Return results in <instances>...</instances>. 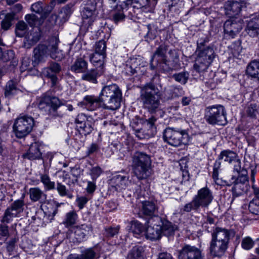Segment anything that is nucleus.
<instances>
[{"instance_id":"6e6d98bb","label":"nucleus","mask_w":259,"mask_h":259,"mask_svg":"<svg viewBox=\"0 0 259 259\" xmlns=\"http://www.w3.org/2000/svg\"><path fill=\"white\" fill-rule=\"evenodd\" d=\"M253 241L250 237H246L243 239L241 245L244 249L248 250L253 247Z\"/></svg>"},{"instance_id":"9b49d317","label":"nucleus","mask_w":259,"mask_h":259,"mask_svg":"<svg viewBox=\"0 0 259 259\" xmlns=\"http://www.w3.org/2000/svg\"><path fill=\"white\" fill-rule=\"evenodd\" d=\"M229 183L228 185L234 184L232 191L234 196H238L245 193L249 188L246 170H243L242 174H239L237 178L232 176Z\"/></svg>"},{"instance_id":"a211bd4d","label":"nucleus","mask_w":259,"mask_h":259,"mask_svg":"<svg viewBox=\"0 0 259 259\" xmlns=\"http://www.w3.org/2000/svg\"><path fill=\"white\" fill-rule=\"evenodd\" d=\"M41 32L38 28H32L26 34L24 40V47L30 49L40 38Z\"/></svg>"},{"instance_id":"6e6552de","label":"nucleus","mask_w":259,"mask_h":259,"mask_svg":"<svg viewBox=\"0 0 259 259\" xmlns=\"http://www.w3.org/2000/svg\"><path fill=\"white\" fill-rule=\"evenodd\" d=\"M163 137L164 141L175 147L186 145L189 142V135L187 131L178 128H166L163 132Z\"/></svg>"},{"instance_id":"7ed1b4c3","label":"nucleus","mask_w":259,"mask_h":259,"mask_svg":"<svg viewBox=\"0 0 259 259\" xmlns=\"http://www.w3.org/2000/svg\"><path fill=\"white\" fill-rule=\"evenodd\" d=\"M134 0H109L110 4H115L116 9H114L111 12L112 19L115 23L122 21L125 15L123 12V9L126 8L129 5H131ZM139 6L146 12H153L157 0H140Z\"/></svg>"},{"instance_id":"1a4fd4ad","label":"nucleus","mask_w":259,"mask_h":259,"mask_svg":"<svg viewBox=\"0 0 259 259\" xmlns=\"http://www.w3.org/2000/svg\"><path fill=\"white\" fill-rule=\"evenodd\" d=\"M63 104L55 96L44 95L39 99L38 107L44 114L51 116L58 115L57 109Z\"/></svg>"},{"instance_id":"c756f323","label":"nucleus","mask_w":259,"mask_h":259,"mask_svg":"<svg viewBox=\"0 0 259 259\" xmlns=\"http://www.w3.org/2000/svg\"><path fill=\"white\" fill-rule=\"evenodd\" d=\"M143 252L142 246L136 245L130 251L128 257L129 259H143Z\"/></svg>"},{"instance_id":"58836bf2","label":"nucleus","mask_w":259,"mask_h":259,"mask_svg":"<svg viewBox=\"0 0 259 259\" xmlns=\"http://www.w3.org/2000/svg\"><path fill=\"white\" fill-rule=\"evenodd\" d=\"M106 56L96 53L90 54V60L94 66H99L102 67L103 65L104 60Z\"/></svg>"},{"instance_id":"2eb2a0df","label":"nucleus","mask_w":259,"mask_h":259,"mask_svg":"<svg viewBox=\"0 0 259 259\" xmlns=\"http://www.w3.org/2000/svg\"><path fill=\"white\" fill-rule=\"evenodd\" d=\"M60 41L56 36H54L49 39V56L57 61H61L65 57L62 51L58 49Z\"/></svg>"},{"instance_id":"f3484780","label":"nucleus","mask_w":259,"mask_h":259,"mask_svg":"<svg viewBox=\"0 0 259 259\" xmlns=\"http://www.w3.org/2000/svg\"><path fill=\"white\" fill-rule=\"evenodd\" d=\"M247 3V0H240V3L228 1L226 2L224 6L226 14L230 17L237 15L240 13L242 5H246Z\"/></svg>"},{"instance_id":"412c9836","label":"nucleus","mask_w":259,"mask_h":259,"mask_svg":"<svg viewBox=\"0 0 259 259\" xmlns=\"http://www.w3.org/2000/svg\"><path fill=\"white\" fill-rule=\"evenodd\" d=\"M162 227L160 225L149 226L146 231V237L151 241L157 240L161 238Z\"/></svg>"},{"instance_id":"6ab92c4d","label":"nucleus","mask_w":259,"mask_h":259,"mask_svg":"<svg viewBox=\"0 0 259 259\" xmlns=\"http://www.w3.org/2000/svg\"><path fill=\"white\" fill-rule=\"evenodd\" d=\"M83 103L90 110H95L102 107L103 108V101L102 97L93 95H87L83 98Z\"/></svg>"},{"instance_id":"4c0bfd02","label":"nucleus","mask_w":259,"mask_h":259,"mask_svg":"<svg viewBox=\"0 0 259 259\" xmlns=\"http://www.w3.org/2000/svg\"><path fill=\"white\" fill-rule=\"evenodd\" d=\"M155 67L157 69L162 70L163 72H168L172 70V66L170 64V61L166 58L160 60L159 62H156ZM154 68L155 66H154Z\"/></svg>"},{"instance_id":"37998d69","label":"nucleus","mask_w":259,"mask_h":259,"mask_svg":"<svg viewBox=\"0 0 259 259\" xmlns=\"http://www.w3.org/2000/svg\"><path fill=\"white\" fill-rule=\"evenodd\" d=\"M76 126L80 133L85 136L90 134L93 130L91 120H88L81 125H77Z\"/></svg>"},{"instance_id":"3c124183","label":"nucleus","mask_w":259,"mask_h":259,"mask_svg":"<svg viewBox=\"0 0 259 259\" xmlns=\"http://www.w3.org/2000/svg\"><path fill=\"white\" fill-rule=\"evenodd\" d=\"M24 206V202L23 200L18 199L12 203L10 207L19 214L23 211Z\"/></svg>"},{"instance_id":"4468645a","label":"nucleus","mask_w":259,"mask_h":259,"mask_svg":"<svg viewBox=\"0 0 259 259\" xmlns=\"http://www.w3.org/2000/svg\"><path fill=\"white\" fill-rule=\"evenodd\" d=\"M131 183H132V180H129L128 176L120 175L112 177L109 182L110 189L116 191H120L125 189Z\"/></svg>"},{"instance_id":"864d4df0","label":"nucleus","mask_w":259,"mask_h":259,"mask_svg":"<svg viewBox=\"0 0 259 259\" xmlns=\"http://www.w3.org/2000/svg\"><path fill=\"white\" fill-rule=\"evenodd\" d=\"M16 91L15 84L12 81H9L5 88V94L7 97H9L14 94Z\"/></svg>"},{"instance_id":"69168bd1","label":"nucleus","mask_w":259,"mask_h":259,"mask_svg":"<svg viewBox=\"0 0 259 259\" xmlns=\"http://www.w3.org/2000/svg\"><path fill=\"white\" fill-rule=\"evenodd\" d=\"M232 163L234 164V170L239 174V175L242 174V171L244 169H241L240 160L237 157L235 160L233 161Z\"/></svg>"},{"instance_id":"49530a36","label":"nucleus","mask_w":259,"mask_h":259,"mask_svg":"<svg viewBox=\"0 0 259 259\" xmlns=\"http://www.w3.org/2000/svg\"><path fill=\"white\" fill-rule=\"evenodd\" d=\"M18 215L14 210H13L11 207H9L6 210L2 220V222L9 223L12 221L13 218L17 217Z\"/></svg>"},{"instance_id":"de8ad7c7","label":"nucleus","mask_w":259,"mask_h":259,"mask_svg":"<svg viewBox=\"0 0 259 259\" xmlns=\"http://www.w3.org/2000/svg\"><path fill=\"white\" fill-rule=\"evenodd\" d=\"M189 77V73L188 72H182L174 74L172 78L182 84H185Z\"/></svg>"},{"instance_id":"dca6fc26","label":"nucleus","mask_w":259,"mask_h":259,"mask_svg":"<svg viewBox=\"0 0 259 259\" xmlns=\"http://www.w3.org/2000/svg\"><path fill=\"white\" fill-rule=\"evenodd\" d=\"M49 41L47 45L43 44H38L33 50V63L37 64L44 62L45 58L49 55Z\"/></svg>"},{"instance_id":"f03ea898","label":"nucleus","mask_w":259,"mask_h":259,"mask_svg":"<svg viewBox=\"0 0 259 259\" xmlns=\"http://www.w3.org/2000/svg\"><path fill=\"white\" fill-rule=\"evenodd\" d=\"M232 233L231 230L222 227H217L213 229L209 247L212 256L221 257L225 254Z\"/></svg>"},{"instance_id":"c03bdc74","label":"nucleus","mask_w":259,"mask_h":259,"mask_svg":"<svg viewBox=\"0 0 259 259\" xmlns=\"http://www.w3.org/2000/svg\"><path fill=\"white\" fill-rule=\"evenodd\" d=\"M40 179L41 182L43 184L44 187L46 189L48 190H51L55 189V182L51 181V179L48 175H41Z\"/></svg>"},{"instance_id":"e2e57ef3","label":"nucleus","mask_w":259,"mask_h":259,"mask_svg":"<svg viewBox=\"0 0 259 259\" xmlns=\"http://www.w3.org/2000/svg\"><path fill=\"white\" fill-rule=\"evenodd\" d=\"M102 171L100 167L96 166L93 167L91 170V175L93 180H96L102 173Z\"/></svg>"},{"instance_id":"423d86ee","label":"nucleus","mask_w":259,"mask_h":259,"mask_svg":"<svg viewBox=\"0 0 259 259\" xmlns=\"http://www.w3.org/2000/svg\"><path fill=\"white\" fill-rule=\"evenodd\" d=\"M213 197L211 190L207 187L198 190L192 201L186 204L183 208L186 212H190L192 210H197L200 206L207 207L211 203Z\"/></svg>"},{"instance_id":"5fc2aeb1","label":"nucleus","mask_w":259,"mask_h":259,"mask_svg":"<svg viewBox=\"0 0 259 259\" xmlns=\"http://www.w3.org/2000/svg\"><path fill=\"white\" fill-rule=\"evenodd\" d=\"M79 256L81 257L82 259H95L96 253L92 248H89L82 251Z\"/></svg>"},{"instance_id":"393cba45","label":"nucleus","mask_w":259,"mask_h":259,"mask_svg":"<svg viewBox=\"0 0 259 259\" xmlns=\"http://www.w3.org/2000/svg\"><path fill=\"white\" fill-rule=\"evenodd\" d=\"M23 156L31 160L40 159L41 157V153L38 144L36 143L32 144L27 153L24 154Z\"/></svg>"},{"instance_id":"e433bc0d","label":"nucleus","mask_w":259,"mask_h":259,"mask_svg":"<svg viewBox=\"0 0 259 259\" xmlns=\"http://www.w3.org/2000/svg\"><path fill=\"white\" fill-rule=\"evenodd\" d=\"M98 73L96 70L92 69L84 72L81 76L82 79L94 83H97V77Z\"/></svg>"},{"instance_id":"ddd939ff","label":"nucleus","mask_w":259,"mask_h":259,"mask_svg":"<svg viewBox=\"0 0 259 259\" xmlns=\"http://www.w3.org/2000/svg\"><path fill=\"white\" fill-rule=\"evenodd\" d=\"M178 259H204V256L199 248L185 244L178 252Z\"/></svg>"},{"instance_id":"473e14b6","label":"nucleus","mask_w":259,"mask_h":259,"mask_svg":"<svg viewBox=\"0 0 259 259\" xmlns=\"http://www.w3.org/2000/svg\"><path fill=\"white\" fill-rule=\"evenodd\" d=\"M156 119L152 116L148 119L145 120L143 122L144 126L147 128L148 132L147 134L149 136H154L156 132V128L155 125V122Z\"/></svg>"},{"instance_id":"ea45409f","label":"nucleus","mask_w":259,"mask_h":259,"mask_svg":"<svg viewBox=\"0 0 259 259\" xmlns=\"http://www.w3.org/2000/svg\"><path fill=\"white\" fill-rule=\"evenodd\" d=\"M245 113L250 118H256L258 114V107L255 104H250L245 108Z\"/></svg>"},{"instance_id":"f704fd0d","label":"nucleus","mask_w":259,"mask_h":259,"mask_svg":"<svg viewBox=\"0 0 259 259\" xmlns=\"http://www.w3.org/2000/svg\"><path fill=\"white\" fill-rule=\"evenodd\" d=\"M77 214L75 211H71L66 214L63 224L66 227H70L75 224Z\"/></svg>"},{"instance_id":"39448f33","label":"nucleus","mask_w":259,"mask_h":259,"mask_svg":"<svg viewBox=\"0 0 259 259\" xmlns=\"http://www.w3.org/2000/svg\"><path fill=\"white\" fill-rule=\"evenodd\" d=\"M150 156L142 152H136L133 156V172L139 180L147 179L151 175Z\"/></svg>"},{"instance_id":"a19ab883","label":"nucleus","mask_w":259,"mask_h":259,"mask_svg":"<svg viewBox=\"0 0 259 259\" xmlns=\"http://www.w3.org/2000/svg\"><path fill=\"white\" fill-rule=\"evenodd\" d=\"M14 13H7L1 22V27L4 30H8L12 26V21L14 19Z\"/></svg>"},{"instance_id":"a878e982","label":"nucleus","mask_w":259,"mask_h":259,"mask_svg":"<svg viewBox=\"0 0 259 259\" xmlns=\"http://www.w3.org/2000/svg\"><path fill=\"white\" fill-rule=\"evenodd\" d=\"M237 157H238V155L236 153L232 150H226L220 153L217 160L220 161L221 160H222L226 163L231 164L232 163L233 161L235 160Z\"/></svg>"},{"instance_id":"bf43d9fd","label":"nucleus","mask_w":259,"mask_h":259,"mask_svg":"<svg viewBox=\"0 0 259 259\" xmlns=\"http://www.w3.org/2000/svg\"><path fill=\"white\" fill-rule=\"evenodd\" d=\"M221 162L219 160H216L214 163L212 178L215 181L218 180L219 169L221 167Z\"/></svg>"},{"instance_id":"7c9ffc66","label":"nucleus","mask_w":259,"mask_h":259,"mask_svg":"<svg viewBox=\"0 0 259 259\" xmlns=\"http://www.w3.org/2000/svg\"><path fill=\"white\" fill-rule=\"evenodd\" d=\"M88 64L86 61L81 58L77 59L71 66V70L72 71L80 73L84 72L87 68Z\"/></svg>"},{"instance_id":"72a5a7b5","label":"nucleus","mask_w":259,"mask_h":259,"mask_svg":"<svg viewBox=\"0 0 259 259\" xmlns=\"http://www.w3.org/2000/svg\"><path fill=\"white\" fill-rule=\"evenodd\" d=\"M61 67L58 63L51 62L48 67L43 69L42 73L45 75H49V74H56L60 72Z\"/></svg>"},{"instance_id":"f257e3e1","label":"nucleus","mask_w":259,"mask_h":259,"mask_svg":"<svg viewBox=\"0 0 259 259\" xmlns=\"http://www.w3.org/2000/svg\"><path fill=\"white\" fill-rule=\"evenodd\" d=\"M165 88L158 79L155 82L147 83L141 88L140 99L143 107L150 113L156 112L160 105V100Z\"/></svg>"},{"instance_id":"4be33fe9","label":"nucleus","mask_w":259,"mask_h":259,"mask_svg":"<svg viewBox=\"0 0 259 259\" xmlns=\"http://www.w3.org/2000/svg\"><path fill=\"white\" fill-rule=\"evenodd\" d=\"M168 50V46L165 44L160 45L156 50L153 53L151 59V67L153 69L154 67L153 62L155 61L156 62H159L162 59L166 58V52Z\"/></svg>"},{"instance_id":"c85d7f7f","label":"nucleus","mask_w":259,"mask_h":259,"mask_svg":"<svg viewBox=\"0 0 259 259\" xmlns=\"http://www.w3.org/2000/svg\"><path fill=\"white\" fill-rule=\"evenodd\" d=\"M142 210L145 215L152 216L155 215L157 207L153 202L145 201L142 203Z\"/></svg>"},{"instance_id":"0e129e2a","label":"nucleus","mask_w":259,"mask_h":259,"mask_svg":"<svg viewBox=\"0 0 259 259\" xmlns=\"http://www.w3.org/2000/svg\"><path fill=\"white\" fill-rule=\"evenodd\" d=\"M57 190L60 196H64L67 195V190L66 187L61 183H57Z\"/></svg>"},{"instance_id":"680f3d73","label":"nucleus","mask_w":259,"mask_h":259,"mask_svg":"<svg viewBox=\"0 0 259 259\" xmlns=\"http://www.w3.org/2000/svg\"><path fill=\"white\" fill-rule=\"evenodd\" d=\"M119 227H109L108 228L106 229L105 233L106 236L108 237H113L115 235L118 233L119 231Z\"/></svg>"},{"instance_id":"603ef678","label":"nucleus","mask_w":259,"mask_h":259,"mask_svg":"<svg viewBox=\"0 0 259 259\" xmlns=\"http://www.w3.org/2000/svg\"><path fill=\"white\" fill-rule=\"evenodd\" d=\"M131 229L135 235H140L143 232L144 227L139 222L133 221L132 222Z\"/></svg>"},{"instance_id":"13d9d810","label":"nucleus","mask_w":259,"mask_h":259,"mask_svg":"<svg viewBox=\"0 0 259 259\" xmlns=\"http://www.w3.org/2000/svg\"><path fill=\"white\" fill-rule=\"evenodd\" d=\"M137 67L135 64H126L124 68L125 73L128 75H133L137 71Z\"/></svg>"},{"instance_id":"9d476101","label":"nucleus","mask_w":259,"mask_h":259,"mask_svg":"<svg viewBox=\"0 0 259 259\" xmlns=\"http://www.w3.org/2000/svg\"><path fill=\"white\" fill-rule=\"evenodd\" d=\"M34 119L31 116H23L18 117L13 126V132L18 138H22L28 135L34 126Z\"/></svg>"},{"instance_id":"a18cd8bd","label":"nucleus","mask_w":259,"mask_h":259,"mask_svg":"<svg viewBox=\"0 0 259 259\" xmlns=\"http://www.w3.org/2000/svg\"><path fill=\"white\" fill-rule=\"evenodd\" d=\"M248 208L250 213L259 217V199H253L249 203Z\"/></svg>"},{"instance_id":"2f4dec72","label":"nucleus","mask_w":259,"mask_h":259,"mask_svg":"<svg viewBox=\"0 0 259 259\" xmlns=\"http://www.w3.org/2000/svg\"><path fill=\"white\" fill-rule=\"evenodd\" d=\"M96 9V3L91 1L88 2L83 11L82 18L83 19L91 18L93 16Z\"/></svg>"},{"instance_id":"79ce46f5","label":"nucleus","mask_w":259,"mask_h":259,"mask_svg":"<svg viewBox=\"0 0 259 259\" xmlns=\"http://www.w3.org/2000/svg\"><path fill=\"white\" fill-rule=\"evenodd\" d=\"M197 52H198V55L203 56L204 58L209 59L211 61H213L215 57L214 51L210 47L204 48L203 49L197 51Z\"/></svg>"},{"instance_id":"20e7f679","label":"nucleus","mask_w":259,"mask_h":259,"mask_svg":"<svg viewBox=\"0 0 259 259\" xmlns=\"http://www.w3.org/2000/svg\"><path fill=\"white\" fill-rule=\"evenodd\" d=\"M103 101V108L110 110L118 109L122 100V92L116 84L104 86L100 94Z\"/></svg>"},{"instance_id":"bb28decb","label":"nucleus","mask_w":259,"mask_h":259,"mask_svg":"<svg viewBox=\"0 0 259 259\" xmlns=\"http://www.w3.org/2000/svg\"><path fill=\"white\" fill-rule=\"evenodd\" d=\"M92 231V226L90 225L82 224L76 227L75 235L79 241L84 239L85 236Z\"/></svg>"},{"instance_id":"774afa93","label":"nucleus","mask_w":259,"mask_h":259,"mask_svg":"<svg viewBox=\"0 0 259 259\" xmlns=\"http://www.w3.org/2000/svg\"><path fill=\"white\" fill-rule=\"evenodd\" d=\"M89 120L85 116L84 114H78L75 119V123L77 125H81L83 123L86 122Z\"/></svg>"},{"instance_id":"cd10ccee","label":"nucleus","mask_w":259,"mask_h":259,"mask_svg":"<svg viewBox=\"0 0 259 259\" xmlns=\"http://www.w3.org/2000/svg\"><path fill=\"white\" fill-rule=\"evenodd\" d=\"M246 72L252 77L257 78L259 80V60L251 62L247 66Z\"/></svg>"},{"instance_id":"5701e85b","label":"nucleus","mask_w":259,"mask_h":259,"mask_svg":"<svg viewBox=\"0 0 259 259\" xmlns=\"http://www.w3.org/2000/svg\"><path fill=\"white\" fill-rule=\"evenodd\" d=\"M212 61L209 59L204 58L197 54V58L195 59V63L193 65L194 69L198 72L205 71L211 64Z\"/></svg>"},{"instance_id":"4d7b16f0","label":"nucleus","mask_w":259,"mask_h":259,"mask_svg":"<svg viewBox=\"0 0 259 259\" xmlns=\"http://www.w3.org/2000/svg\"><path fill=\"white\" fill-rule=\"evenodd\" d=\"M25 19L31 26L35 25L38 20V18L34 14H27L25 16Z\"/></svg>"},{"instance_id":"aec40b11","label":"nucleus","mask_w":259,"mask_h":259,"mask_svg":"<svg viewBox=\"0 0 259 259\" xmlns=\"http://www.w3.org/2000/svg\"><path fill=\"white\" fill-rule=\"evenodd\" d=\"M245 30L251 37H254L259 34V17L254 16L248 21Z\"/></svg>"},{"instance_id":"8fccbe9b","label":"nucleus","mask_w":259,"mask_h":259,"mask_svg":"<svg viewBox=\"0 0 259 259\" xmlns=\"http://www.w3.org/2000/svg\"><path fill=\"white\" fill-rule=\"evenodd\" d=\"M95 52L105 56H106V44L104 40H100L97 42L94 46Z\"/></svg>"},{"instance_id":"b1692460","label":"nucleus","mask_w":259,"mask_h":259,"mask_svg":"<svg viewBox=\"0 0 259 259\" xmlns=\"http://www.w3.org/2000/svg\"><path fill=\"white\" fill-rule=\"evenodd\" d=\"M30 200L33 202H42L46 199L47 195L39 188H31L29 190Z\"/></svg>"},{"instance_id":"338daca9","label":"nucleus","mask_w":259,"mask_h":259,"mask_svg":"<svg viewBox=\"0 0 259 259\" xmlns=\"http://www.w3.org/2000/svg\"><path fill=\"white\" fill-rule=\"evenodd\" d=\"M31 10L36 13L40 14L42 12V3L37 2L31 6Z\"/></svg>"},{"instance_id":"09e8293b","label":"nucleus","mask_w":259,"mask_h":259,"mask_svg":"<svg viewBox=\"0 0 259 259\" xmlns=\"http://www.w3.org/2000/svg\"><path fill=\"white\" fill-rule=\"evenodd\" d=\"M27 29V25L26 23L23 21H19L16 25L15 33L16 35L19 37L23 36L25 34Z\"/></svg>"},{"instance_id":"c9c22d12","label":"nucleus","mask_w":259,"mask_h":259,"mask_svg":"<svg viewBox=\"0 0 259 259\" xmlns=\"http://www.w3.org/2000/svg\"><path fill=\"white\" fill-rule=\"evenodd\" d=\"M162 233L165 236H169L173 235L177 229V226L171 222L165 221L162 223Z\"/></svg>"},{"instance_id":"052dcab7","label":"nucleus","mask_w":259,"mask_h":259,"mask_svg":"<svg viewBox=\"0 0 259 259\" xmlns=\"http://www.w3.org/2000/svg\"><path fill=\"white\" fill-rule=\"evenodd\" d=\"M221 162L219 160H216L214 163L212 178L215 181L218 180L219 169L221 167Z\"/></svg>"},{"instance_id":"f8f14e48","label":"nucleus","mask_w":259,"mask_h":259,"mask_svg":"<svg viewBox=\"0 0 259 259\" xmlns=\"http://www.w3.org/2000/svg\"><path fill=\"white\" fill-rule=\"evenodd\" d=\"M243 20L238 18L227 20L224 24V32L231 38H234L242 29Z\"/></svg>"},{"instance_id":"0eeeda50","label":"nucleus","mask_w":259,"mask_h":259,"mask_svg":"<svg viewBox=\"0 0 259 259\" xmlns=\"http://www.w3.org/2000/svg\"><path fill=\"white\" fill-rule=\"evenodd\" d=\"M204 118L208 124L213 125H225L227 123L225 108L221 105L206 107Z\"/></svg>"}]
</instances>
